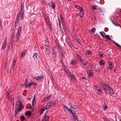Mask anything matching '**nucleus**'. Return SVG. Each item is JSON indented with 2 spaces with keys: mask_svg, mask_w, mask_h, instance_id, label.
Returning <instances> with one entry per match:
<instances>
[{
  "mask_svg": "<svg viewBox=\"0 0 121 121\" xmlns=\"http://www.w3.org/2000/svg\"><path fill=\"white\" fill-rule=\"evenodd\" d=\"M26 114L27 115L30 116L32 114V112L30 111H28L26 112Z\"/></svg>",
  "mask_w": 121,
  "mask_h": 121,
  "instance_id": "obj_38",
  "label": "nucleus"
},
{
  "mask_svg": "<svg viewBox=\"0 0 121 121\" xmlns=\"http://www.w3.org/2000/svg\"><path fill=\"white\" fill-rule=\"evenodd\" d=\"M114 43L118 47L120 48L121 49V46L119 45L115 41H114Z\"/></svg>",
  "mask_w": 121,
  "mask_h": 121,
  "instance_id": "obj_40",
  "label": "nucleus"
},
{
  "mask_svg": "<svg viewBox=\"0 0 121 121\" xmlns=\"http://www.w3.org/2000/svg\"><path fill=\"white\" fill-rule=\"evenodd\" d=\"M20 118L21 121H24L25 120V118L23 116L21 117Z\"/></svg>",
  "mask_w": 121,
  "mask_h": 121,
  "instance_id": "obj_36",
  "label": "nucleus"
},
{
  "mask_svg": "<svg viewBox=\"0 0 121 121\" xmlns=\"http://www.w3.org/2000/svg\"><path fill=\"white\" fill-rule=\"evenodd\" d=\"M11 41L12 42H13L14 41V39H12L11 40Z\"/></svg>",
  "mask_w": 121,
  "mask_h": 121,
  "instance_id": "obj_63",
  "label": "nucleus"
},
{
  "mask_svg": "<svg viewBox=\"0 0 121 121\" xmlns=\"http://www.w3.org/2000/svg\"><path fill=\"white\" fill-rule=\"evenodd\" d=\"M56 52V50L55 49H53L52 50V53Z\"/></svg>",
  "mask_w": 121,
  "mask_h": 121,
  "instance_id": "obj_48",
  "label": "nucleus"
},
{
  "mask_svg": "<svg viewBox=\"0 0 121 121\" xmlns=\"http://www.w3.org/2000/svg\"><path fill=\"white\" fill-rule=\"evenodd\" d=\"M47 24L48 25H50V22H49V21H47Z\"/></svg>",
  "mask_w": 121,
  "mask_h": 121,
  "instance_id": "obj_59",
  "label": "nucleus"
},
{
  "mask_svg": "<svg viewBox=\"0 0 121 121\" xmlns=\"http://www.w3.org/2000/svg\"><path fill=\"white\" fill-rule=\"evenodd\" d=\"M96 71L98 73H99L100 71V70L99 69H98L96 70Z\"/></svg>",
  "mask_w": 121,
  "mask_h": 121,
  "instance_id": "obj_52",
  "label": "nucleus"
},
{
  "mask_svg": "<svg viewBox=\"0 0 121 121\" xmlns=\"http://www.w3.org/2000/svg\"><path fill=\"white\" fill-rule=\"evenodd\" d=\"M80 14L82 15V16L83 15L84 13L83 12V9L82 8V9H81L80 10Z\"/></svg>",
  "mask_w": 121,
  "mask_h": 121,
  "instance_id": "obj_41",
  "label": "nucleus"
},
{
  "mask_svg": "<svg viewBox=\"0 0 121 121\" xmlns=\"http://www.w3.org/2000/svg\"><path fill=\"white\" fill-rule=\"evenodd\" d=\"M100 57H103V55L102 53L100 55H99Z\"/></svg>",
  "mask_w": 121,
  "mask_h": 121,
  "instance_id": "obj_58",
  "label": "nucleus"
},
{
  "mask_svg": "<svg viewBox=\"0 0 121 121\" xmlns=\"http://www.w3.org/2000/svg\"><path fill=\"white\" fill-rule=\"evenodd\" d=\"M61 32V33H62V34L63 33V32L62 31V29H60L59 30Z\"/></svg>",
  "mask_w": 121,
  "mask_h": 121,
  "instance_id": "obj_53",
  "label": "nucleus"
},
{
  "mask_svg": "<svg viewBox=\"0 0 121 121\" xmlns=\"http://www.w3.org/2000/svg\"><path fill=\"white\" fill-rule=\"evenodd\" d=\"M86 53L88 55H90L91 54V52L89 50H87L86 51Z\"/></svg>",
  "mask_w": 121,
  "mask_h": 121,
  "instance_id": "obj_42",
  "label": "nucleus"
},
{
  "mask_svg": "<svg viewBox=\"0 0 121 121\" xmlns=\"http://www.w3.org/2000/svg\"><path fill=\"white\" fill-rule=\"evenodd\" d=\"M24 13V9L23 7V5L21 4V7L20 9V11L19 12V13L17 14L16 18V20L15 22V25L17 24L19 22V16L20 15L21 19L22 20L23 19V14Z\"/></svg>",
  "mask_w": 121,
  "mask_h": 121,
  "instance_id": "obj_1",
  "label": "nucleus"
},
{
  "mask_svg": "<svg viewBox=\"0 0 121 121\" xmlns=\"http://www.w3.org/2000/svg\"><path fill=\"white\" fill-rule=\"evenodd\" d=\"M113 68V67H112L111 66H109L108 67V69L109 70H111Z\"/></svg>",
  "mask_w": 121,
  "mask_h": 121,
  "instance_id": "obj_50",
  "label": "nucleus"
},
{
  "mask_svg": "<svg viewBox=\"0 0 121 121\" xmlns=\"http://www.w3.org/2000/svg\"><path fill=\"white\" fill-rule=\"evenodd\" d=\"M7 38H6L5 39L3 44L2 46L1 47V49L2 50H4L6 48L7 45Z\"/></svg>",
  "mask_w": 121,
  "mask_h": 121,
  "instance_id": "obj_10",
  "label": "nucleus"
},
{
  "mask_svg": "<svg viewBox=\"0 0 121 121\" xmlns=\"http://www.w3.org/2000/svg\"><path fill=\"white\" fill-rule=\"evenodd\" d=\"M99 34L101 35L102 37L103 38H105L106 35L105 33L101 31L99 32Z\"/></svg>",
  "mask_w": 121,
  "mask_h": 121,
  "instance_id": "obj_19",
  "label": "nucleus"
},
{
  "mask_svg": "<svg viewBox=\"0 0 121 121\" xmlns=\"http://www.w3.org/2000/svg\"><path fill=\"white\" fill-rule=\"evenodd\" d=\"M73 112H73L72 113V116L73 117L75 121H78V117H75V115L76 114V113L74 111H73Z\"/></svg>",
  "mask_w": 121,
  "mask_h": 121,
  "instance_id": "obj_15",
  "label": "nucleus"
},
{
  "mask_svg": "<svg viewBox=\"0 0 121 121\" xmlns=\"http://www.w3.org/2000/svg\"><path fill=\"white\" fill-rule=\"evenodd\" d=\"M105 38L107 39L108 40H111V38H110L109 35H106Z\"/></svg>",
  "mask_w": 121,
  "mask_h": 121,
  "instance_id": "obj_39",
  "label": "nucleus"
},
{
  "mask_svg": "<svg viewBox=\"0 0 121 121\" xmlns=\"http://www.w3.org/2000/svg\"><path fill=\"white\" fill-rule=\"evenodd\" d=\"M21 99L18 100L16 103V108H21L22 106V101Z\"/></svg>",
  "mask_w": 121,
  "mask_h": 121,
  "instance_id": "obj_5",
  "label": "nucleus"
},
{
  "mask_svg": "<svg viewBox=\"0 0 121 121\" xmlns=\"http://www.w3.org/2000/svg\"><path fill=\"white\" fill-rule=\"evenodd\" d=\"M108 64L110 66H112V63L109 61H108Z\"/></svg>",
  "mask_w": 121,
  "mask_h": 121,
  "instance_id": "obj_47",
  "label": "nucleus"
},
{
  "mask_svg": "<svg viewBox=\"0 0 121 121\" xmlns=\"http://www.w3.org/2000/svg\"><path fill=\"white\" fill-rule=\"evenodd\" d=\"M105 63L104 62L103 60H101L99 61V65H103Z\"/></svg>",
  "mask_w": 121,
  "mask_h": 121,
  "instance_id": "obj_34",
  "label": "nucleus"
},
{
  "mask_svg": "<svg viewBox=\"0 0 121 121\" xmlns=\"http://www.w3.org/2000/svg\"><path fill=\"white\" fill-rule=\"evenodd\" d=\"M61 20V23H63V22H65V20H64V19Z\"/></svg>",
  "mask_w": 121,
  "mask_h": 121,
  "instance_id": "obj_56",
  "label": "nucleus"
},
{
  "mask_svg": "<svg viewBox=\"0 0 121 121\" xmlns=\"http://www.w3.org/2000/svg\"><path fill=\"white\" fill-rule=\"evenodd\" d=\"M35 95L34 96L33 99L32 101V105L33 106L34 105V104H35Z\"/></svg>",
  "mask_w": 121,
  "mask_h": 121,
  "instance_id": "obj_30",
  "label": "nucleus"
},
{
  "mask_svg": "<svg viewBox=\"0 0 121 121\" xmlns=\"http://www.w3.org/2000/svg\"><path fill=\"white\" fill-rule=\"evenodd\" d=\"M45 110V109H44L43 108V109L42 110V111L41 112H42V113H43ZM42 113H41V114H42Z\"/></svg>",
  "mask_w": 121,
  "mask_h": 121,
  "instance_id": "obj_60",
  "label": "nucleus"
},
{
  "mask_svg": "<svg viewBox=\"0 0 121 121\" xmlns=\"http://www.w3.org/2000/svg\"><path fill=\"white\" fill-rule=\"evenodd\" d=\"M94 88L96 90L99 89H100L99 87V86L98 85H95L94 86Z\"/></svg>",
  "mask_w": 121,
  "mask_h": 121,
  "instance_id": "obj_32",
  "label": "nucleus"
},
{
  "mask_svg": "<svg viewBox=\"0 0 121 121\" xmlns=\"http://www.w3.org/2000/svg\"><path fill=\"white\" fill-rule=\"evenodd\" d=\"M75 7L76 9H80V10H81V9H82V8L81 7L78 5H75Z\"/></svg>",
  "mask_w": 121,
  "mask_h": 121,
  "instance_id": "obj_35",
  "label": "nucleus"
},
{
  "mask_svg": "<svg viewBox=\"0 0 121 121\" xmlns=\"http://www.w3.org/2000/svg\"><path fill=\"white\" fill-rule=\"evenodd\" d=\"M95 28H93L90 30V32L91 33L94 34L95 33Z\"/></svg>",
  "mask_w": 121,
  "mask_h": 121,
  "instance_id": "obj_25",
  "label": "nucleus"
},
{
  "mask_svg": "<svg viewBox=\"0 0 121 121\" xmlns=\"http://www.w3.org/2000/svg\"><path fill=\"white\" fill-rule=\"evenodd\" d=\"M101 86H102L103 89L108 94H110L111 92L110 90L108 89L109 87H107L106 86H108V83H105V84H102Z\"/></svg>",
  "mask_w": 121,
  "mask_h": 121,
  "instance_id": "obj_4",
  "label": "nucleus"
},
{
  "mask_svg": "<svg viewBox=\"0 0 121 121\" xmlns=\"http://www.w3.org/2000/svg\"><path fill=\"white\" fill-rule=\"evenodd\" d=\"M26 51L25 50H23L22 52H21V55L20 56V57H24L26 53Z\"/></svg>",
  "mask_w": 121,
  "mask_h": 121,
  "instance_id": "obj_18",
  "label": "nucleus"
},
{
  "mask_svg": "<svg viewBox=\"0 0 121 121\" xmlns=\"http://www.w3.org/2000/svg\"><path fill=\"white\" fill-rule=\"evenodd\" d=\"M107 86V87L106 86V87H109V89H110V90H112V91H114L113 90V89L112 88H111V87H110L109 85V84H108V86Z\"/></svg>",
  "mask_w": 121,
  "mask_h": 121,
  "instance_id": "obj_46",
  "label": "nucleus"
},
{
  "mask_svg": "<svg viewBox=\"0 0 121 121\" xmlns=\"http://www.w3.org/2000/svg\"><path fill=\"white\" fill-rule=\"evenodd\" d=\"M43 78H42L41 76H39L35 77V79L37 80H41Z\"/></svg>",
  "mask_w": 121,
  "mask_h": 121,
  "instance_id": "obj_20",
  "label": "nucleus"
},
{
  "mask_svg": "<svg viewBox=\"0 0 121 121\" xmlns=\"http://www.w3.org/2000/svg\"><path fill=\"white\" fill-rule=\"evenodd\" d=\"M110 94V95L111 96L113 97H114V94L112 93L111 92L110 94Z\"/></svg>",
  "mask_w": 121,
  "mask_h": 121,
  "instance_id": "obj_51",
  "label": "nucleus"
},
{
  "mask_svg": "<svg viewBox=\"0 0 121 121\" xmlns=\"http://www.w3.org/2000/svg\"><path fill=\"white\" fill-rule=\"evenodd\" d=\"M63 107L66 109L67 110L69 111L70 114H71L73 113L71 109L67 107L65 105L63 104Z\"/></svg>",
  "mask_w": 121,
  "mask_h": 121,
  "instance_id": "obj_12",
  "label": "nucleus"
},
{
  "mask_svg": "<svg viewBox=\"0 0 121 121\" xmlns=\"http://www.w3.org/2000/svg\"><path fill=\"white\" fill-rule=\"evenodd\" d=\"M39 56L37 54V53H35L33 55V57L34 59H35V58L37 59L38 58V56Z\"/></svg>",
  "mask_w": 121,
  "mask_h": 121,
  "instance_id": "obj_24",
  "label": "nucleus"
},
{
  "mask_svg": "<svg viewBox=\"0 0 121 121\" xmlns=\"http://www.w3.org/2000/svg\"><path fill=\"white\" fill-rule=\"evenodd\" d=\"M52 55L53 57V59L54 60H56V52L52 53Z\"/></svg>",
  "mask_w": 121,
  "mask_h": 121,
  "instance_id": "obj_26",
  "label": "nucleus"
},
{
  "mask_svg": "<svg viewBox=\"0 0 121 121\" xmlns=\"http://www.w3.org/2000/svg\"><path fill=\"white\" fill-rule=\"evenodd\" d=\"M48 112H46L42 120V121H48L49 118V116L48 114Z\"/></svg>",
  "mask_w": 121,
  "mask_h": 121,
  "instance_id": "obj_8",
  "label": "nucleus"
},
{
  "mask_svg": "<svg viewBox=\"0 0 121 121\" xmlns=\"http://www.w3.org/2000/svg\"><path fill=\"white\" fill-rule=\"evenodd\" d=\"M110 20L113 24L114 23V22H113V21L112 19H111Z\"/></svg>",
  "mask_w": 121,
  "mask_h": 121,
  "instance_id": "obj_62",
  "label": "nucleus"
},
{
  "mask_svg": "<svg viewBox=\"0 0 121 121\" xmlns=\"http://www.w3.org/2000/svg\"><path fill=\"white\" fill-rule=\"evenodd\" d=\"M58 103V101L56 100H53L50 102L49 103L52 107H53L56 105Z\"/></svg>",
  "mask_w": 121,
  "mask_h": 121,
  "instance_id": "obj_9",
  "label": "nucleus"
},
{
  "mask_svg": "<svg viewBox=\"0 0 121 121\" xmlns=\"http://www.w3.org/2000/svg\"><path fill=\"white\" fill-rule=\"evenodd\" d=\"M64 69L68 77V78H70V80L73 79L75 80L76 79L73 73L70 72V71L69 70L68 71L67 69L65 68H64Z\"/></svg>",
  "mask_w": 121,
  "mask_h": 121,
  "instance_id": "obj_2",
  "label": "nucleus"
},
{
  "mask_svg": "<svg viewBox=\"0 0 121 121\" xmlns=\"http://www.w3.org/2000/svg\"><path fill=\"white\" fill-rule=\"evenodd\" d=\"M71 107L72 108H73V109H77L78 107V106L77 105H74L73 106L71 105Z\"/></svg>",
  "mask_w": 121,
  "mask_h": 121,
  "instance_id": "obj_27",
  "label": "nucleus"
},
{
  "mask_svg": "<svg viewBox=\"0 0 121 121\" xmlns=\"http://www.w3.org/2000/svg\"><path fill=\"white\" fill-rule=\"evenodd\" d=\"M92 70H89L87 72V74L88 75V77H90L92 76L93 73H92Z\"/></svg>",
  "mask_w": 121,
  "mask_h": 121,
  "instance_id": "obj_17",
  "label": "nucleus"
},
{
  "mask_svg": "<svg viewBox=\"0 0 121 121\" xmlns=\"http://www.w3.org/2000/svg\"><path fill=\"white\" fill-rule=\"evenodd\" d=\"M76 56L77 58L80 61H81L82 60V59L81 58V56L79 55L78 54H76Z\"/></svg>",
  "mask_w": 121,
  "mask_h": 121,
  "instance_id": "obj_31",
  "label": "nucleus"
},
{
  "mask_svg": "<svg viewBox=\"0 0 121 121\" xmlns=\"http://www.w3.org/2000/svg\"><path fill=\"white\" fill-rule=\"evenodd\" d=\"M103 119L105 121H108L107 120L108 119L105 118H103Z\"/></svg>",
  "mask_w": 121,
  "mask_h": 121,
  "instance_id": "obj_55",
  "label": "nucleus"
},
{
  "mask_svg": "<svg viewBox=\"0 0 121 121\" xmlns=\"http://www.w3.org/2000/svg\"><path fill=\"white\" fill-rule=\"evenodd\" d=\"M46 47V52H45V53L46 54H48V55H49L50 54V52L49 51V47L48 46H47V47Z\"/></svg>",
  "mask_w": 121,
  "mask_h": 121,
  "instance_id": "obj_14",
  "label": "nucleus"
},
{
  "mask_svg": "<svg viewBox=\"0 0 121 121\" xmlns=\"http://www.w3.org/2000/svg\"><path fill=\"white\" fill-rule=\"evenodd\" d=\"M50 97V96H49L43 99V102H44L47 101L50 99L49 98Z\"/></svg>",
  "mask_w": 121,
  "mask_h": 121,
  "instance_id": "obj_29",
  "label": "nucleus"
},
{
  "mask_svg": "<svg viewBox=\"0 0 121 121\" xmlns=\"http://www.w3.org/2000/svg\"><path fill=\"white\" fill-rule=\"evenodd\" d=\"M20 108H16V107H15V114L14 115V116L15 117L16 116V114H18V112H19L21 111L20 109Z\"/></svg>",
  "mask_w": 121,
  "mask_h": 121,
  "instance_id": "obj_16",
  "label": "nucleus"
},
{
  "mask_svg": "<svg viewBox=\"0 0 121 121\" xmlns=\"http://www.w3.org/2000/svg\"><path fill=\"white\" fill-rule=\"evenodd\" d=\"M61 23L62 24V25H63V27H65V26H66L65 22H63V23Z\"/></svg>",
  "mask_w": 121,
  "mask_h": 121,
  "instance_id": "obj_43",
  "label": "nucleus"
},
{
  "mask_svg": "<svg viewBox=\"0 0 121 121\" xmlns=\"http://www.w3.org/2000/svg\"><path fill=\"white\" fill-rule=\"evenodd\" d=\"M58 47V48L60 50V49H61V48L60 47V46H57Z\"/></svg>",
  "mask_w": 121,
  "mask_h": 121,
  "instance_id": "obj_61",
  "label": "nucleus"
},
{
  "mask_svg": "<svg viewBox=\"0 0 121 121\" xmlns=\"http://www.w3.org/2000/svg\"><path fill=\"white\" fill-rule=\"evenodd\" d=\"M60 18L61 20H62L64 19L63 17L62 16V15H60Z\"/></svg>",
  "mask_w": 121,
  "mask_h": 121,
  "instance_id": "obj_54",
  "label": "nucleus"
},
{
  "mask_svg": "<svg viewBox=\"0 0 121 121\" xmlns=\"http://www.w3.org/2000/svg\"><path fill=\"white\" fill-rule=\"evenodd\" d=\"M97 91V93L98 94L100 95H102V89H98Z\"/></svg>",
  "mask_w": 121,
  "mask_h": 121,
  "instance_id": "obj_22",
  "label": "nucleus"
},
{
  "mask_svg": "<svg viewBox=\"0 0 121 121\" xmlns=\"http://www.w3.org/2000/svg\"><path fill=\"white\" fill-rule=\"evenodd\" d=\"M103 108L104 111H106L107 109V107L105 104L104 103V105L103 106Z\"/></svg>",
  "mask_w": 121,
  "mask_h": 121,
  "instance_id": "obj_37",
  "label": "nucleus"
},
{
  "mask_svg": "<svg viewBox=\"0 0 121 121\" xmlns=\"http://www.w3.org/2000/svg\"><path fill=\"white\" fill-rule=\"evenodd\" d=\"M22 30V27L20 26L17 30V41L19 40V38L21 35V34Z\"/></svg>",
  "mask_w": 121,
  "mask_h": 121,
  "instance_id": "obj_7",
  "label": "nucleus"
},
{
  "mask_svg": "<svg viewBox=\"0 0 121 121\" xmlns=\"http://www.w3.org/2000/svg\"><path fill=\"white\" fill-rule=\"evenodd\" d=\"M16 60L15 57H14L13 60V64L12 65V68L11 69L12 70H13L14 68L16 65Z\"/></svg>",
  "mask_w": 121,
  "mask_h": 121,
  "instance_id": "obj_11",
  "label": "nucleus"
},
{
  "mask_svg": "<svg viewBox=\"0 0 121 121\" xmlns=\"http://www.w3.org/2000/svg\"><path fill=\"white\" fill-rule=\"evenodd\" d=\"M60 53L61 54L62 56H63V54L62 53V51L61 50V49L60 50Z\"/></svg>",
  "mask_w": 121,
  "mask_h": 121,
  "instance_id": "obj_49",
  "label": "nucleus"
},
{
  "mask_svg": "<svg viewBox=\"0 0 121 121\" xmlns=\"http://www.w3.org/2000/svg\"><path fill=\"white\" fill-rule=\"evenodd\" d=\"M10 91H9V92L7 91L6 93L7 97L8 99V100L10 102H12L13 101V97L12 95H9V92Z\"/></svg>",
  "mask_w": 121,
  "mask_h": 121,
  "instance_id": "obj_6",
  "label": "nucleus"
},
{
  "mask_svg": "<svg viewBox=\"0 0 121 121\" xmlns=\"http://www.w3.org/2000/svg\"><path fill=\"white\" fill-rule=\"evenodd\" d=\"M70 63L72 65H75L76 63V61L75 60H72Z\"/></svg>",
  "mask_w": 121,
  "mask_h": 121,
  "instance_id": "obj_33",
  "label": "nucleus"
},
{
  "mask_svg": "<svg viewBox=\"0 0 121 121\" xmlns=\"http://www.w3.org/2000/svg\"><path fill=\"white\" fill-rule=\"evenodd\" d=\"M114 25H115V26H118L115 23H114V24H113Z\"/></svg>",
  "mask_w": 121,
  "mask_h": 121,
  "instance_id": "obj_64",
  "label": "nucleus"
},
{
  "mask_svg": "<svg viewBox=\"0 0 121 121\" xmlns=\"http://www.w3.org/2000/svg\"><path fill=\"white\" fill-rule=\"evenodd\" d=\"M45 46L46 47H47V46H48V41L47 40H46L45 41Z\"/></svg>",
  "mask_w": 121,
  "mask_h": 121,
  "instance_id": "obj_45",
  "label": "nucleus"
},
{
  "mask_svg": "<svg viewBox=\"0 0 121 121\" xmlns=\"http://www.w3.org/2000/svg\"><path fill=\"white\" fill-rule=\"evenodd\" d=\"M37 84L36 83L35 84L33 82H31V81L29 79H27L26 80L24 86L27 88H30L32 85H36Z\"/></svg>",
  "mask_w": 121,
  "mask_h": 121,
  "instance_id": "obj_3",
  "label": "nucleus"
},
{
  "mask_svg": "<svg viewBox=\"0 0 121 121\" xmlns=\"http://www.w3.org/2000/svg\"><path fill=\"white\" fill-rule=\"evenodd\" d=\"M81 61L82 63L84 65H86V64L88 63V61L86 60H82Z\"/></svg>",
  "mask_w": 121,
  "mask_h": 121,
  "instance_id": "obj_21",
  "label": "nucleus"
},
{
  "mask_svg": "<svg viewBox=\"0 0 121 121\" xmlns=\"http://www.w3.org/2000/svg\"><path fill=\"white\" fill-rule=\"evenodd\" d=\"M48 4L49 6H51L52 8L53 9H54L55 7V4L54 2H51L48 3Z\"/></svg>",
  "mask_w": 121,
  "mask_h": 121,
  "instance_id": "obj_13",
  "label": "nucleus"
},
{
  "mask_svg": "<svg viewBox=\"0 0 121 121\" xmlns=\"http://www.w3.org/2000/svg\"><path fill=\"white\" fill-rule=\"evenodd\" d=\"M90 65L91 68H92L93 67V64H90Z\"/></svg>",
  "mask_w": 121,
  "mask_h": 121,
  "instance_id": "obj_57",
  "label": "nucleus"
},
{
  "mask_svg": "<svg viewBox=\"0 0 121 121\" xmlns=\"http://www.w3.org/2000/svg\"><path fill=\"white\" fill-rule=\"evenodd\" d=\"M64 29L65 30L66 33H67L68 32L66 26L65 27H63Z\"/></svg>",
  "mask_w": 121,
  "mask_h": 121,
  "instance_id": "obj_44",
  "label": "nucleus"
},
{
  "mask_svg": "<svg viewBox=\"0 0 121 121\" xmlns=\"http://www.w3.org/2000/svg\"><path fill=\"white\" fill-rule=\"evenodd\" d=\"M90 6L92 8V10H94L97 9V6L96 5H91Z\"/></svg>",
  "mask_w": 121,
  "mask_h": 121,
  "instance_id": "obj_28",
  "label": "nucleus"
},
{
  "mask_svg": "<svg viewBox=\"0 0 121 121\" xmlns=\"http://www.w3.org/2000/svg\"><path fill=\"white\" fill-rule=\"evenodd\" d=\"M51 106V105H50L49 103L47 104L46 106L45 107V108L46 109H49L50 108Z\"/></svg>",
  "mask_w": 121,
  "mask_h": 121,
  "instance_id": "obj_23",
  "label": "nucleus"
}]
</instances>
